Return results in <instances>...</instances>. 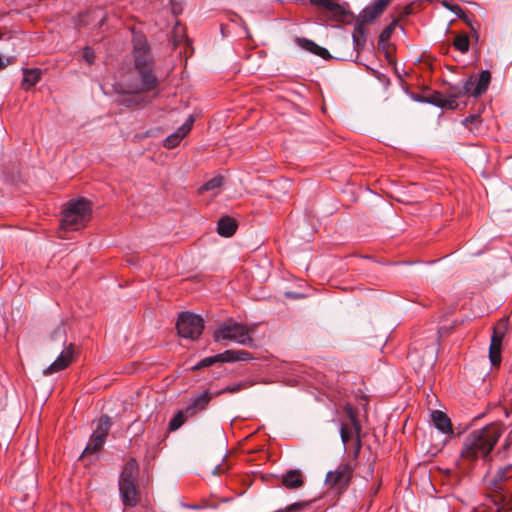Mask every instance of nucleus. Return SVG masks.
Wrapping results in <instances>:
<instances>
[{"instance_id":"49530a36","label":"nucleus","mask_w":512,"mask_h":512,"mask_svg":"<svg viewBox=\"0 0 512 512\" xmlns=\"http://www.w3.org/2000/svg\"><path fill=\"white\" fill-rule=\"evenodd\" d=\"M265 55L264 51H258V57H263Z\"/></svg>"},{"instance_id":"79ce46f5","label":"nucleus","mask_w":512,"mask_h":512,"mask_svg":"<svg viewBox=\"0 0 512 512\" xmlns=\"http://www.w3.org/2000/svg\"><path fill=\"white\" fill-rule=\"evenodd\" d=\"M477 119H479V116H477V115H471V116L467 117V118L463 121V123H464L465 125H467L468 123L474 122V121H475V120H477Z\"/></svg>"},{"instance_id":"c03bdc74","label":"nucleus","mask_w":512,"mask_h":512,"mask_svg":"<svg viewBox=\"0 0 512 512\" xmlns=\"http://www.w3.org/2000/svg\"><path fill=\"white\" fill-rule=\"evenodd\" d=\"M187 507H188V508H191V509H195V510H197V509H200V508H201L199 505H188Z\"/></svg>"},{"instance_id":"0eeeda50","label":"nucleus","mask_w":512,"mask_h":512,"mask_svg":"<svg viewBox=\"0 0 512 512\" xmlns=\"http://www.w3.org/2000/svg\"><path fill=\"white\" fill-rule=\"evenodd\" d=\"M132 46L133 69H155V59L145 35L141 33H134L132 38Z\"/></svg>"},{"instance_id":"412c9836","label":"nucleus","mask_w":512,"mask_h":512,"mask_svg":"<svg viewBox=\"0 0 512 512\" xmlns=\"http://www.w3.org/2000/svg\"><path fill=\"white\" fill-rule=\"evenodd\" d=\"M238 224L237 221L230 216H222L217 223V232L222 237H231L235 234Z\"/></svg>"},{"instance_id":"393cba45","label":"nucleus","mask_w":512,"mask_h":512,"mask_svg":"<svg viewBox=\"0 0 512 512\" xmlns=\"http://www.w3.org/2000/svg\"><path fill=\"white\" fill-rule=\"evenodd\" d=\"M189 418L190 417H188L186 415L185 409L177 411V413L169 421V424H168L169 431L178 430Z\"/></svg>"},{"instance_id":"6e6552de","label":"nucleus","mask_w":512,"mask_h":512,"mask_svg":"<svg viewBox=\"0 0 512 512\" xmlns=\"http://www.w3.org/2000/svg\"><path fill=\"white\" fill-rule=\"evenodd\" d=\"M178 334L186 339L195 340L200 337L204 329L203 319L191 312H182L176 322Z\"/></svg>"},{"instance_id":"bb28decb","label":"nucleus","mask_w":512,"mask_h":512,"mask_svg":"<svg viewBox=\"0 0 512 512\" xmlns=\"http://www.w3.org/2000/svg\"><path fill=\"white\" fill-rule=\"evenodd\" d=\"M377 17H379L378 13L374 11L372 6L366 7L362 10L359 15V25L372 23Z\"/></svg>"},{"instance_id":"b1692460","label":"nucleus","mask_w":512,"mask_h":512,"mask_svg":"<svg viewBox=\"0 0 512 512\" xmlns=\"http://www.w3.org/2000/svg\"><path fill=\"white\" fill-rule=\"evenodd\" d=\"M111 427L112 420L108 415L105 414L98 419L96 429L93 431V433L107 437Z\"/></svg>"},{"instance_id":"2eb2a0df","label":"nucleus","mask_w":512,"mask_h":512,"mask_svg":"<svg viewBox=\"0 0 512 512\" xmlns=\"http://www.w3.org/2000/svg\"><path fill=\"white\" fill-rule=\"evenodd\" d=\"M194 123V117L191 115L189 118L183 123L178 130L171 135H169L164 140V147L167 149H173L180 144L182 139L186 137L191 131L192 125Z\"/></svg>"},{"instance_id":"4c0bfd02","label":"nucleus","mask_w":512,"mask_h":512,"mask_svg":"<svg viewBox=\"0 0 512 512\" xmlns=\"http://www.w3.org/2000/svg\"><path fill=\"white\" fill-rule=\"evenodd\" d=\"M236 23L232 21V25L229 24H221V33L223 37H227L230 35L231 31L230 28L234 27Z\"/></svg>"},{"instance_id":"5701e85b","label":"nucleus","mask_w":512,"mask_h":512,"mask_svg":"<svg viewBox=\"0 0 512 512\" xmlns=\"http://www.w3.org/2000/svg\"><path fill=\"white\" fill-rule=\"evenodd\" d=\"M107 437L92 433L82 455L94 454L101 450Z\"/></svg>"},{"instance_id":"37998d69","label":"nucleus","mask_w":512,"mask_h":512,"mask_svg":"<svg viewBox=\"0 0 512 512\" xmlns=\"http://www.w3.org/2000/svg\"><path fill=\"white\" fill-rule=\"evenodd\" d=\"M7 66V63L4 61V59L0 56V70L4 69Z\"/></svg>"},{"instance_id":"58836bf2","label":"nucleus","mask_w":512,"mask_h":512,"mask_svg":"<svg viewBox=\"0 0 512 512\" xmlns=\"http://www.w3.org/2000/svg\"><path fill=\"white\" fill-rule=\"evenodd\" d=\"M285 296L289 299H300L304 297V294L298 292H286Z\"/></svg>"},{"instance_id":"a18cd8bd","label":"nucleus","mask_w":512,"mask_h":512,"mask_svg":"<svg viewBox=\"0 0 512 512\" xmlns=\"http://www.w3.org/2000/svg\"><path fill=\"white\" fill-rule=\"evenodd\" d=\"M243 31H244V33L246 34L247 37H249V38L251 37V35L247 31L246 27H243Z\"/></svg>"},{"instance_id":"de8ad7c7","label":"nucleus","mask_w":512,"mask_h":512,"mask_svg":"<svg viewBox=\"0 0 512 512\" xmlns=\"http://www.w3.org/2000/svg\"><path fill=\"white\" fill-rule=\"evenodd\" d=\"M260 451H261V450H260V448L258 447V449H257L258 454L260 453ZM259 458H260V457L258 456V459H259Z\"/></svg>"},{"instance_id":"cd10ccee","label":"nucleus","mask_w":512,"mask_h":512,"mask_svg":"<svg viewBox=\"0 0 512 512\" xmlns=\"http://www.w3.org/2000/svg\"><path fill=\"white\" fill-rule=\"evenodd\" d=\"M224 178L220 175L215 176L208 180L204 185L199 188V193H203L204 191H212L220 188L223 185Z\"/></svg>"},{"instance_id":"4be33fe9","label":"nucleus","mask_w":512,"mask_h":512,"mask_svg":"<svg viewBox=\"0 0 512 512\" xmlns=\"http://www.w3.org/2000/svg\"><path fill=\"white\" fill-rule=\"evenodd\" d=\"M41 80L40 69H23L22 87L25 90L35 86Z\"/></svg>"},{"instance_id":"9b49d317","label":"nucleus","mask_w":512,"mask_h":512,"mask_svg":"<svg viewBox=\"0 0 512 512\" xmlns=\"http://www.w3.org/2000/svg\"><path fill=\"white\" fill-rule=\"evenodd\" d=\"M237 390L238 389L236 387L228 386L225 389H223L222 391L211 392L209 390H206L201 393H198L190 399L189 403L185 407L186 415L188 417L193 418L196 415H198L199 413L204 412L208 408L209 403L211 402V400L214 397L220 395L223 392L232 393V392H236Z\"/></svg>"},{"instance_id":"9d476101","label":"nucleus","mask_w":512,"mask_h":512,"mask_svg":"<svg viewBox=\"0 0 512 512\" xmlns=\"http://www.w3.org/2000/svg\"><path fill=\"white\" fill-rule=\"evenodd\" d=\"M213 338L215 341L231 340L240 344H245L250 341L248 329L236 322H226L221 324L214 332Z\"/></svg>"},{"instance_id":"f3484780","label":"nucleus","mask_w":512,"mask_h":512,"mask_svg":"<svg viewBox=\"0 0 512 512\" xmlns=\"http://www.w3.org/2000/svg\"><path fill=\"white\" fill-rule=\"evenodd\" d=\"M431 421L434 427L443 434H453V427L450 418L446 413L440 410L431 412Z\"/></svg>"},{"instance_id":"a878e982","label":"nucleus","mask_w":512,"mask_h":512,"mask_svg":"<svg viewBox=\"0 0 512 512\" xmlns=\"http://www.w3.org/2000/svg\"><path fill=\"white\" fill-rule=\"evenodd\" d=\"M511 468V465H507L505 467H501L497 470L493 478L491 479V485L495 488H499V484L509 479L508 472Z\"/></svg>"},{"instance_id":"f03ea898","label":"nucleus","mask_w":512,"mask_h":512,"mask_svg":"<svg viewBox=\"0 0 512 512\" xmlns=\"http://www.w3.org/2000/svg\"><path fill=\"white\" fill-rule=\"evenodd\" d=\"M502 433L503 427L499 423H491L472 431L464 440L461 457L469 461L486 460Z\"/></svg>"},{"instance_id":"f704fd0d","label":"nucleus","mask_w":512,"mask_h":512,"mask_svg":"<svg viewBox=\"0 0 512 512\" xmlns=\"http://www.w3.org/2000/svg\"><path fill=\"white\" fill-rule=\"evenodd\" d=\"M327 12L330 13L337 21L345 20L347 14L346 10L340 4L339 10L329 9Z\"/></svg>"},{"instance_id":"7ed1b4c3","label":"nucleus","mask_w":512,"mask_h":512,"mask_svg":"<svg viewBox=\"0 0 512 512\" xmlns=\"http://www.w3.org/2000/svg\"><path fill=\"white\" fill-rule=\"evenodd\" d=\"M491 81L489 70H482L479 74H471L462 83L449 85L445 92L447 100H453L455 110L459 108V99L463 97L477 98L484 94Z\"/></svg>"},{"instance_id":"a211bd4d","label":"nucleus","mask_w":512,"mask_h":512,"mask_svg":"<svg viewBox=\"0 0 512 512\" xmlns=\"http://www.w3.org/2000/svg\"><path fill=\"white\" fill-rule=\"evenodd\" d=\"M351 468L348 465L340 466L336 471H330L326 476V483L328 485H348L350 480Z\"/></svg>"},{"instance_id":"c9c22d12","label":"nucleus","mask_w":512,"mask_h":512,"mask_svg":"<svg viewBox=\"0 0 512 512\" xmlns=\"http://www.w3.org/2000/svg\"><path fill=\"white\" fill-rule=\"evenodd\" d=\"M390 1L391 0H376L372 7L374 8V11H376L380 16Z\"/></svg>"},{"instance_id":"e433bc0d","label":"nucleus","mask_w":512,"mask_h":512,"mask_svg":"<svg viewBox=\"0 0 512 512\" xmlns=\"http://www.w3.org/2000/svg\"><path fill=\"white\" fill-rule=\"evenodd\" d=\"M83 59L88 63V64H93L94 63V60H95V53L93 51V49H91L90 47H85L83 49Z\"/></svg>"},{"instance_id":"f8f14e48","label":"nucleus","mask_w":512,"mask_h":512,"mask_svg":"<svg viewBox=\"0 0 512 512\" xmlns=\"http://www.w3.org/2000/svg\"><path fill=\"white\" fill-rule=\"evenodd\" d=\"M250 354L243 350H226L223 353H219L214 356H209L203 358L201 361H199L195 366H193V370H200L205 367H209L215 363L221 362H235V361H245L250 359Z\"/></svg>"},{"instance_id":"72a5a7b5","label":"nucleus","mask_w":512,"mask_h":512,"mask_svg":"<svg viewBox=\"0 0 512 512\" xmlns=\"http://www.w3.org/2000/svg\"><path fill=\"white\" fill-rule=\"evenodd\" d=\"M310 504H311L310 501L295 502V503H292L289 506H287L285 510H286V512L301 511V510H305L306 508H308L310 506Z\"/></svg>"},{"instance_id":"7c9ffc66","label":"nucleus","mask_w":512,"mask_h":512,"mask_svg":"<svg viewBox=\"0 0 512 512\" xmlns=\"http://www.w3.org/2000/svg\"><path fill=\"white\" fill-rule=\"evenodd\" d=\"M353 42L356 46H363L366 43L365 29L362 25L357 24L352 34Z\"/></svg>"},{"instance_id":"a19ab883","label":"nucleus","mask_w":512,"mask_h":512,"mask_svg":"<svg viewBox=\"0 0 512 512\" xmlns=\"http://www.w3.org/2000/svg\"><path fill=\"white\" fill-rule=\"evenodd\" d=\"M444 6L446 8H448L449 10L453 11L454 13L458 14V12H461V8L459 6H456V5H451L447 2H444Z\"/></svg>"},{"instance_id":"c756f323","label":"nucleus","mask_w":512,"mask_h":512,"mask_svg":"<svg viewBox=\"0 0 512 512\" xmlns=\"http://www.w3.org/2000/svg\"><path fill=\"white\" fill-rule=\"evenodd\" d=\"M271 267V261L264 256L263 259H258V268L262 270L261 273L258 272V280H267L269 277V268Z\"/></svg>"},{"instance_id":"6ab92c4d","label":"nucleus","mask_w":512,"mask_h":512,"mask_svg":"<svg viewBox=\"0 0 512 512\" xmlns=\"http://www.w3.org/2000/svg\"><path fill=\"white\" fill-rule=\"evenodd\" d=\"M297 45L302 48L303 50H306L314 55H317L323 59H329L331 58V55L329 54L328 50L324 47L319 46L314 41L307 39V38H296Z\"/></svg>"},{"instance_id":"2f4dec72","label":"nucleus","mask_w":512,"mask_h":512,"mask_svg":"<svg viewBox=\"0 0 512 512\" xmlns=\"http://www.w3.org/2000/svg\"><path fill=\"white\" fill-rule=\"evenodd\" d=\"M397 26V21L394 20L393 22H391L388 26H386L384 28V30L380 33L379 35V42L380 43H384L386 41H388L395 29V27Z\"/></svg>"},{"instance_id":"aec40b11","label":"nucleus","mask_w":512,"mask_h":512,"mask_svg":"<svg viewBox=\"0 0 512 512\" xmlns=\"http://www.w3.org/2000/svg\"><path fill=\"white\" fill-rule=\"evenodd\" d=\"M282 485L287 489H298L303 486V474L300 470H289L282 475Z\"/></svg>"},{"instance_id":"ddd939ff","label":"nucleus","mask_w":512,"mask_h":512,"mask_svg":"<svg viewBox=\"0 0 512 512\" xmlns=\"http://www.w3.org/2000/svg\"><path fill=\"white\" fill-rule=\"evenodd\" d=\"M500 327L505 328V323L501 322L494 328L489 347V359L493 366H497L501 362V346L504 331H500Z\"/></svg>"},{"instance_id":"39448f33","label":"nucleus","mask_w":512,"mask_h":512,"mask_svg":"<svg viewBox=\"0 0 512 512\" xmlns=\"http://www.w3.org/2000/svg\"><path fill=\"white\" fill-rule=\"evenodd\" d=\"M91 212V203L84 198L70 202L62 212L61 228L71 231L84 228L91 219Z\"/></svg>"},{"instance_id":"1a4fd4ad","label":"nucleus","mask_w":512,"mask_h":512,"mask_svg":"<svg viewBox=\"0 0 512 512\" xmlns=\"http://www.w3.org/2000/svg\"><path fill=\"white\" fill-rule=\"evenodd\" d=\"M344 411L349 419L350 425L352 426L353 431H350L344 424L340 427V436L343 445L346 447L350 440H354L355 443V456H357L361 449V424L357 417L356 410L351 405H346L344 407Z\"/></svg>"},{"instance_id":"473e14b6","label":"nucleus","mask_w":512,"mask_h":512,"mask_svg":"<svg viewBox=\"0 0 512 512\" xmlns=\"http://www.w3.org/2000/svg\"><path fill=\"white\" fill-rule=\"evenodd\" d=\"M336 0H310L311 4L320 6L328 11L329 9L339 10V4L335 3Z\"/></svg>"},{"instance_id":"ea45409f","label":"nucleus","mask_w":512,"mask_h":512,"mask_svg":"<svg viewBox=\"0 0 512 512\" xmlns=\"http://www.w3.org/2000/svg\"><path fill=\"white\" fill-rule=\"evenodd\" d=\"M273 185V183L271 182H268V181H265V180H262L260 177H258V191L263 188V187H271Z\"/></svg>"},{"instance_id":"423d86ee","label":"nucleus","mask_w":512,"mask_h":512,"mask_svg":"<svg viewBox=\"0 0 512 512\" xmlns=\"http://www.w3.org/2000/svg\"><path fill=\"white\" fill-rule=\"evenodd\" d=\"M290 365L272 355L258 352V383L274 382L285 379V373Z\"/></svg>"},{"instance_id":"c85d7f7f","label":"nucleus","mask_w":512,"mask_h":512,"mask_svg":"<svg viewBox=\"0 0 512 512\" xmlns=\"http://www.w3.org/2000/svg\"><path fill=\"white\" fill-rule=\"evenodd\" d=\"M469 38L465 34L457 35L454 39V47L461 53H466L469 50Z\"/></svg>"},{"instance_id":"dca6fc26","label":"nucleus","mask_w":512,"mask_h":512,"mask_svg":"<svg viewBox=\"0 0 512 512\" xmlns=\"http://www.w3.org/2000/svg\"><path fill=\"white\" fill-rule=\"evenodd\" d=\"M415 100L418 102H426L432 104L441 109L455 110V105L453 100H447L446 95L441 92H433L426 98L422 99L419 95L415 97Z\"/></svg>"},{"instance_id":"f257e3e1","label":"nucleus","mask_w":512,"mask_h":512,"mask_svg":"<svg viewBox=\"0 0 512 512\" xmlns=\"http://www.w3.org/2000/svg\"><path fill=\"white\" fill-rule=\"evenodd\" d=\"M160 81L155 69L134 68L133 72L125 76L121 82V92L131 95L124 103L128 107H136L146 103V94H159Z\"/></svg>"},{"instance_id":"20e7f679","label":"nucleus","mask_w":512,"mask_h":512,"mask_svg":"<svg viewBox=\"0 0 512 512\" xmlns=\"http://www.w3.org/2000/svg\"><path fill=\"white\" fill-rule=\"evenodd\" d=\"M138 474V462L130 458L121 471L118 483L120 497L126 507H135L139 502V492L136 487Z\"/></svg>"},{"instance_id":"4468645a","label":"nucleus","mask_w":512,"mask_h":512,"mask_svg":"<svg viewBox=\"0 0 512 512\" xmlns=\"http://www.w3.org/2000/svg\"><path fill=\"white\" fill-rule=\"evenodd\" d=\"M74 345L69 344L45 370V375H51L66 369L73 361Z\"/></svg>"}]
</instances>
